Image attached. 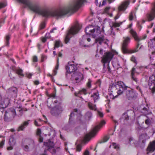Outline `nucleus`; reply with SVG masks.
<instances>
[{"label":"nucleus","instance_id":"8","mask_svg":"<svg viewBox=\"0 0 155 155\" xmlns=\"http://www.w3.org/2000/svg\"><path fill=\"white\" fill-rule=\"evenodd\" d=\"M18 88L15 87H11L6 91L8 96L10 98H15L18 95Z\"/></svg>","mask_w":155,"mask_h":155},{"label":"nucleus","instance_id":"18","mask_svg":"<svg viewBox=\"0 0 155 155\" xmlns=\"http://www.w3.org/2000/svg\"><path fill=\"white\" fill-rule=\"evenodd\" d=\"M147 154L152 153L155 150V140L150 143L147 149Z\"/></svg>","mask_w":155,"mask_h":155},{"label":"nucleus","instance_id":"34","mask_svg":"<svg viewBox=\"0 0 155 155\" xmlns=\"http://www.w3.org/2000/svg\"><path fill=\"white\" fill-rule=\"evenodd\" d=\"M9 143L11 146H14L16 143L15 140L13 137L10 138L9 140Z\"/></svg>","mask_w":155,"mask_h":155},{"label":"nucleus","instance_id":"26","mask_svg":"<svg viewBox=\"0 0 155 155\" xmlns=\"http://www.w3.org/2000/svg\"><path fill=\"white\" fill-rule=\"evenodd\" d=\"M85 36H84L82 39L80 41V45L82 47H89L91 46L90 45H87L85 44V42L86 41V39L85 38Z\"/></svg>","mask_w":155,"mask_h":155},{"label":"nucleus","instance_id":"24","mask_svg":"<svg viewBox=\"0 0 155 155\" xmlns=\"http://www.w3.org/2000/svg\"><path fill=\"white\" fill-rule=\"evenodd\" d=\"M12 70L13 71L18 74L21 76H24V74L22 73L23 71L20 68H17L13 66L12 68Z\"/></svg>","mask_w":155,"mask_h":155},{"label":"nucleus","instance_id":"50","mask_svg":"<svg viewBox=\"0 0 155 155\" xmlns=\"http://www.w3.org/2000/svg\"><path fill=\"white\" fill-rule=\"evenodd\" d=\"M77 151H80L81 149V144H79L76 147Z\"/></svg>","mask_w":155,"mask_h":155},{"label":"nucleus","instance_id":"17","mask_svg":"<svg viewBox=\"0 0 155 155\" xmlns=\"http://www.w3.org/2000/svg\"><path fill=\"white\" fill-rule=\"evenodd\" d=\"M72 78L75 77V80L76 81H78L79 82L82 80L84 79V76L80 72H74L71 75Z\"/></svg>","mask_w":155,"mask_h":155},{"label":"nucleus","instance_id":"20","mask_svg":"<svg viewBox=\"0 0 155 155\" xmlns=\"http://www.w3.org/2000/svg\"><path fill=\"white\" fill-rule=\"evenodd\" d=\"M101 32V31L100 30V27L97 26L94 28L92 32L91 35L93 38H95L100 35Z\"/></svg>","mask_w":155,"mask_h":155},{"label":"nucleus","instance_id":"59","mask_svg":"<svg viewBox=\"0 0 155 155\" xmlns=\"http://www.w3.org/2000/svg\"><path fill=\"white\" fill-rule=\"evenodd\" d=\"M81 91L82 92L84 95H86L87 94L86 92L87 90L86 89L83 88L82 89Z\"/></svg>","mask_w":155,"mask_h":155},{"label":"nucleus","instance_id":"47","mask_svg":"<svg viewBox=\"0 0 155 155\" xmlns=\"http://www.w3.org/2000/svg\"><path fill=\"white\" fill-rule=\"evenodd\" d=\"M122 23V22H121L120 23H118L116 22L113 24V26L115 27H118L120 26Z\"/></svg>","mask_w":155,"mask_h":155},{"label":"nucleus","instance_id":"15","mask_svg":"<svg viewBox=\"0 0 155 155\" xmlns=\"http://www.w3.org/2000/svg\"><path fill=\"white\" fill-rule=\"evenodd\" d=\"M10 101V99L8 98L3 99L2 98V99L0 101V106L1 107L4 108L6 107L9 105Z\"/></svg>","mask_w":155,"mask_h":155},{"label":"nucleus","instance_id":"30","mask_svg":"<svg viewBox=\"0 0 155 155\" xmlns=\"http://www.w3.org/2000/svg\"><path fill=\"white\" fill-rule=\"evenodd\" d=\"M95 3L97 6L99 7L104 5L106 3L105 0H95Z\"/></svg>","mask_w":155,"mask_h":155},{"label":"nucleus","instance_id":"3","mask_svg":"<svg viewBox=\"0 0 155 155\" xmlns=\"http://www.w3.org/2000/svg\"><path fill=\"white\" fill-rule=\"evenodd\" d=\"M80 26L78 24L73 25L68 31V32L65 38V42L67 44L69 41L70 38L72 35H74L78 33L80 30Z\"/></svg>","mask_w":155,"mask_h":155},{"label":"nucleus","instance_id":"51","mask_svg":"<svg viewBox=\"0 0 155 155\" xmlns=\"http://www.w3.org/2000/svg\"><path fill=\"white\" fill-rule=\"evenodd\" d=\"M131 78L133 80L137 83L138 82L137 78L136 77H134V75H131Z\"/></svg>","mask_w":155,"mask_h":155},{"label":"nucleus","instance_id":"54","mask_svg":"<svg viewBox=\"0 0 155 155\" xmlns=\"http://www.w3.org/2000/svg\"><path fill=\"white\" fill-rule=\"evenodd\" d=\"M0 108V116H1L3 113L4 111V108Z\"/></svg>","mask_w":155,"mask_h":155},{"label":"nucleus","instance_id":"49","mask_svg":"<svg viewBox=\"0 0 155 155\" xmlns=\"http://www.w3.org/2000/svg\"><path fill=\"white\" fill-rule=\"evenodd\" d=\"M112 145L113 146V147L114 149H117L119 148V147L118 146V145L115 143H112Z\"/></svg>","mask_w":155,"mask_h":155},{"label":"nucleus","instance_id":"21","mask_svg":"<svg viewBox=\"0 0 155 155\" xmlns=\"http://www.w3.org/2000/svg\"><path fill=\"white\" fill-rule=\"evenodd\" d=\"M30 120H28V121H24L18 127L17 131H20L21 130H23L25 127L28 125L29 123L28 122Z\"/></svg>","mask_w":155,"mask_h":155},{"label":"nucleus","instance_id":"10","mask_svg":"<svg viewBox=\"0 0 155 155\" xmlns=\"http://www.w3.org/2000/svg\"><path fill=\"white\" fill-rule=\"evenodd\" d=\"M125 93L127 98L129 100H135L137 97V94L130 87L125 91Z\"/></svg>","mask_w":155,"mask_h":155},{"label":"nucleus","instance_id":"38","mask_svg":"<svg viewBox=\"0 0 155 155\" xmlns=\"http://www.w3.org/2000/svg\"><path fill=\"white\" fill-rule=\"evenodd\" d=\"M78 111V110L77 109H75L74 110L73 112H71V114L70 115V118H69V121H70L72 119V116H74V112L77 113Z\"/></svg>","mask_w":155,"mask_h":155},{"label":"nucleus","instance_id":"46","mask_svg":"<svg viewBox=\"0 0 155 155\" xmlns=\"http://www.w3.org/2000/svg\"><path fill=\"white\" fill-rule=\"evenodd\" d=\"M6 6V4L5 2H0V9L5 7Z\"/></svg>","mask_w":155,"mask_h":155},{"label":"nucleus","instance_id":"31","mask_svg":"<svg viewBox=\"0 0 155 155\" xmlns=\"http://www.w3.org/2000/svg\"><path fill=\"white\" fill-rule=\"evenodd\" d=\"M91 97H93L94 102H96L99 99V96L98 92L93 93L91 96Z\"/></svg>","mask_w":155,"mask_h":155},{"label":"nucleus","instance_id":"56","mask_svg":"<svg viewBox=\"0 0 155 155\" xmlns=\"http://www.w3.org/2000/svg\"><path fill=\"white\" fill-rule=\"evenodd\" d=\"M8 76L11 79L14 80L15 79V78L14 76H12V74L11 73H10L9 74Z\"/></svg>","mask_w":155,"mask_h":155},{"label":"nucleus","instance_id":"37","mask_svg":"<svg viewBox=\"0 0 155 155\" xmlns=\"http://www.w3.org/2000/svg\"><path fill=\"white\" fill-rule=\"evenodd\" d=\"M10 38V35H7L6 36L5 39H6V44L7 46H8L9 44V40Z\"/></svg>","mask_w":155,"mask_h":155},{"label":"nucleus","instance_id":"33","mask_svg":"<svg viewBox=\"0 0 155 155\" xmlns=\"http://www.w3.org/2000/svg\"><path fill=\"white\" fill-rule=\"evenodd\" d=\"M147 107H143L142 109L141 112L144 113L145 114H147L149 113V107H148V105H147Z\"/></svg>","mask_w":155,"mask_h":155},{"label":"nucleus","instance_id":"7","mask_svg":"<svg viewBox=\"0 0 155 155\" xmlns=\"http://www.w3.org/2000/svg\"><path fill=\"white\" fill-rule=\"evenodd\" d=\"M24 150L28 151L29 148H32L34 147V142L33 140L30 139H25L22 142V144Z\"/></svg>","mask_w":155,"mask_h":155},{"label":"nucleus","instance_id":"43","mask_svg":"<svg viewBox=\"0 0 155 155\" xmlns=\"http://www.w3.org/2000/svg\"><path fill=\"white\" fill-rule=\"evenodd\" d=\"M130 60L131 61L135 63L136 65L137 64V61L135 57L134 56H132Z\"/></svg>","mask_w":155,"mask_h":155},{"label":"nucleus","instance_id":"28","mask_svg":"<svg viewBox=\"0 0 155 155\" xmlns=\"http://www.w3.org/2000/svg\"><path fill=\"white\" fill-rule=\"evenodd\" d=\"M117 82L115 83L111 82L110 85L109 90H110L112 92L114 90H117Z\"/></svg>","mask_w":155,"mask_h":155},{"label":"nucleus","instance_id":"35","mask_svg":"<svg viewBox=\"0 0 155 155\" xmlns=\"http://www.w3.org/2000/svg\"><path fill=\"white\" fill-rule=\"evenodd\" d=\"M109 137L108 136H105L104 138L99 141L98 143H101L106 142L109 140Z\"/></svg>","mask_w":155,"mask_h":155},{"label":"nucleus","instance_id":"9","mask_svg":"<svg viewBox=\"0 0 155 155\" xmlns=\"http://www.w3.org/2000/svg\"><path fill=\"white\" fill-rule=\"evenodd\" d=\"M13 110H14V109L11 108L5 111L4 117L5 121L10 122L13 120L15 116Z\"/></svg>","mask_w":155,"mask_h":155},{"label":"nucleus","instance_id":"55","mask_svg":"<svg viewBox=\"0 0 155 155\" xmlns=\"http://www.w3.org/2000/svg\"><path fill=\"white\" fill-rule=\"evenodd\" d=\"M41 133V130L39 128H38L37 130V135L40 136Z\"/></svg>","mask_w":155,"mask_h":155},{"label":"nucleus","instance_id":"57","mask_svg":"<svg viewBox=\"0 0 155 155\" xmlns=\"http://www.w3.org/2000/svg\"><path fill=\"white\" fill-rule=\"evenodd\" d=\"M132 141L133 142V143H134L133 138L132 137H130L129 139V143L131 144Z\"/></svg>","mask_w":155,"mask_h":155},{"label":"nucleus","instance_id":"32","mask_svg":"<svg viewBox=\"0 0 155 155\" xmlns=\"http://www.w3.org/2000/svg\"><path fill=\"white\" fill-rule=\"evenodd\" d=\"M88 106L89 108L91 110H97L96 106L95 104H93L90 102L88 103Z\"/></svg>","mask_w":155,"mask_h":155},{"label":"nucleus","instance_id":"42","mask_svg":"<svg viewBox=\"0 0 155 155\" xmlns=\"http://www.w3.org/2000/svg\"><path fill=\"white\" fill-rule=\"evenodd\" d=\"M92 81L91 80L89 79L88 80V81L87 84V88H90L91 87V83Z\"/></svg>","mask_w":155,"mask_h":155},{"label":"nucleus","instance_id":"25","mask_svg":"<svg viewBox=\"0 0 155 155\" xmlns=\"http://www.w3.org/2000/svg\"><path fill=\"white\" fill-rule=\"evenodd\" d=\"M95 39V41L96 42H98L101 45L104 40V35H99Z\"/></svg>","mask_w":155,"mask_h":155},{"label":"nucleus","instance_id":"48","mask_svg":"<svg viewBox=\"0 0 155 155\" xmlns=\"http://www.w3.org/2000/svg\"><path fill=\"white\" fill-rule=\"evenodd\" d=\"M136 72L135 68L133 67L131 70V75H134L135 73Z\"/></svg>","mask_w":155,"mask_h":155},{"label":"nucleus","instance_id":"60","mask_svg":"<svg viewBox=\"0 0 155 155\" xmlns=\"http://www.w3.org/2000/svg\"><path fill=\"white\" fill-rule=\"evenodd\" d=\"M33 61L34 62H37L38 61V58L36 56H34L33 58Z\"/></svg>","mask_w":155,"mask_h":155},{"label":"nucleus","instance_id":"4","mask_svg":"<svg viewBox=\"0 0 155 155\" xmlns=\"http://www.w3.org/2000/svg\"><path fill=\"white\" fill-rule=\"evenodd\" d=\"M114 56L113 54L110 52H107L104 53V55L101 57V61L103 64V68H105V64L108 63L107 64V70L108 72H111V69L109 66V63L110 61Z\"/></svg>","mask_w":155,"mask_h":155},{"label":"nucleus","instance_id":"52","mask_svg":"<svg viewBox=\"0 0 155 155\" xmlns=\"http://www.w3.org/2000/svg\"><path fill=\"white\" fill-rule=\"evenodd\" d=\"M97 113L98 115L101 117H102L104 116V114L102 112H101L100 111H97Z\"/></svg>","mask_w":155,"mask_h":155},{"label":"nucleus","instance_id":"12","mask_svg":"<svg viewBox=\"0 0 155 155\" xmlns=\"http://www.w3.org/2000/svg\"><path fill=\"white\" fill-rule=\"evenodd\" d=\"M148 85L150 89L153 93L155 92V75H153L149 78L148 81Z\"/></svg>","mask_w":155,"mask_h":155},{"label":"nucleus","instance_id":"11","mask_svg":"<svg viewBox=\"0 0 155 155\" xmlns=\"http://www.w3.org/2000/svg\"><path fill=\"white\" fill-rule=\"evenodd\" d=\"M146 17L149 21H152L155 18V2L152 4L150 11L146 15Z\"/></svg>","mask_w":155,"mask_h":155},{"label":"nucleus","instance_id":"5","mask_svg":"<svg viewBox=\"0 0 155 155\" xmlns=\"http://www.w3.org/2000/svg\"><path fill=\"white\" fill-rule=\"evenodd\" d=\"M117 87H118L119 88V90L117 91L118 95L115 96L112 95L111 94L110 95L111 98L112 97V99H114L115 98L117 97L118 95H120L122 94L124 91H125H125L127 90L129 87L126 86L123 82L121 81H118L117 82Z\"/></svg>","mask_w":155,"mask_h":155},{"label":"nucleus","instance_id":"2","mask_svg":"<svg viewBox=\"0 0 155 155\" xmlns=\"http://www.w3.org/2000/svg\"><path fill=\"white\" fill-rule=\"evenodd\" d=\"M105 123L104 120H102L99 125L94 127L90 133L85 135L84 138V141L85 142H88L91 138L95 137L100 128L104 125Z\"/></svg>","mask_w":155,"mask_h":155},{"label":"nucleus","instance_id":"61","mask_svg":"<svg viewBox=\"0 0 155 155\" xmlns=\"http://www.w3.org/2000/svg\"><path fill=\"white\" fill-rule=\"evenodd\" d=\"M34 124L35 125L37 126H41V125L39 124H38L36 120H35Z\"/></svg>","mask_w":155,"mask_h":155},{"label":"nucleus","instance_id":"53","mask_svg":"<svg viewBox=\"0 0 155 155\" xmlns=\"http://www.w3.org/2000/svg\"><path fill=\"white\" fill-rule=\"evenodd\" d=\"M129 20L130 21L133 20L134 16L132 12H131L129 15Z\"/></svg>","mask_w":155,"mask_h":155},{"label":"nucleus","instance_id":"14","mask_svg":"<svg viewBox=\"0 0 155 155\" xmlns=\"http://www.w3.org/2000/svg\"><path fill=\"white\" fill-rule=\"evenodd\" d=\"M66 73L71 74L72 72H75L77 69V67L76 65L74 64H68V65L66 66Z\"/></svg>","mask_w":155,"mask_h":155},{"label":"nucleus","instance_id":"1","mask_svg":"<svg viewBox=\"0 0 155 155\" xmlns=\"http://www.w3.org/2000/svg\"><path fill=\"white\" fill-rule=\"evenodd\" d=\"M44 145L46 147V149L44 150L43 154L40 155H48L47 150L50 151L52 155L55 154L57 151L60 150V148L57 147L54 148V143L53 141H51L50 140H47L46 142H44Z\"/></svg>","mask_w":155,"mask_h":155},{"label":"nucleus","instance_id":"62","mask_svg":"<svg viewBox=\"0 0 155 155\" xmlns=\"http://www.w3.org/2000/svg\"><path fill=\"white\" fill-rule=\"evenodd\" d=\"M69 127H70L69 125H66L64 127L63 129L64 130H68V128Z\"/></svg>","mask_w":155,"mask_h":155},{"label":"nucleus","instance_id":"13","mask_svg":"<svg viewBox=\"0 0 155 155\" xmlns=\"http://www.w3.org/2000/svg\"><path fill=\"white\" fill-rule=\"evenodd\" d=\"M62 111V108L61 106H57L51 110V113L53 116H58L61 113Z\"/></svg>","mask_w":155,"mask_h":155},{"label":"nucleus","instance_id":"63","mask_svg":"<svg viewBox=\"0 0 155 155\" xmlns=\"http://www.w3.org/2000/svg\"><path fill=\"white\" fill-rule=\"evenodd\" d=\"M46 56L44 55H42L41 56V62H43L44 61V60L45 59H46Z\"/></svg>","mask_w":155,"mask_h":155},{"label":"nucleus","instance_id":"58","mask_svg":"<svg viewBox=\"0 0 155 155\" xmlns=\"http://www.w3.org/2000/svg\"><path fill=\"white\" fill-rule=\"evenodd\" d=\"M5 140H2L0 143V147L1 148H2L5 143Z\"/></svg>","mask_w":155,"mask_h":155},{"label":"nucleus","instance_id":"45","mask_svg":"<svg viewBox=\"0 0 155 155\" xmlns=\"http://www.w3.org/2000/svg\"><path fill=\"white\" fill-rule=\"evenodd\" d=\"M110 8V7H106L104 10V13H107L108 14H109V13L108 12Z\"/></svg>","mask_w":155,"mask_h":155},{"label":"nucleus","instance_id":"41","mask_svg":"<svg viewBox=\"0 0 155 155\" xmlns=\"http://www.w3.org/2000/svg\"><path fill=\"white\" fill-rule=\"evenodd\" d=\"M92 115V113L91 111H88L86 114V117L89 119L91 117Z\"/></svg>","mask_w":155,"mask_h":155},{"label":"nucleus","instance_id":"6","mask_svg":"<svg viewBox=\"0 0 155 155\" xmlns=\"http://www.w3.org/2000/svg\"><path fill=\"white\" fill-rule=\"evenodd\" d=\"M130 40V38L129 37H127L124 39L123 43L122 44L121 49L123 53H132L137 52L138 51L137 48H138L140 44L138 43L137 45L136 48L133 50H132L130 52L128 50L127 47L129 42Z\"/></svg>","mask_w":155,"mask_h":155},{"label":"nucleus","instance_id":"44","mask_svg":"<svg viewBox=\"0 0 155 155\" xmlns=\"http://www.w3.org/2000/svg\"><path fill=\"white\" fill-rule=\"evenodd\" d=\"M45 26V22H42L41 23L40 25V29H42L44 28Z\"/></svg>","mask_w":155,"mask_h":155},{"label":"nucleus","instance_id":"22","mask_svg":"<svg viewBox=\"0 0 155 155\" xmlns=\"http://www.w3.org/2000/svg\"><path fill=\"white\" fill-rule=\"evenodd\" d=\"M129 4V2L125 1L123 2L118 7L119 11H124L127 8Z\"/></svg>","mask_w":155,"mask_h":155},{"label":"nucleus","instance_id":"19","mask_svg":"<svg viewBox=\"0 0 155 155\" xmlns=\"http://www.w3.org/2000/svg\"><path fill=\"white\" fill-rule=\"evenodd\" d=\"M149 138V137L146 133L142 134L139 136V140L143 146H145L147 140Z\"/></svg>","mask_w":155,"mask_h":155},{"label":"nucleus","instance_id":"23","mask_svg":"<svg viewBox=\"0 0 155 155\" xmlns=\"http://www.w3.org/2000/svg\"><path fill=\"white\" fill-rule=\"evenodd\" d=\"M94 28L92 25H90L85 28V31L87 35H91L92 32L94 30Z\"/></svg>","mask_w":155,"mask_h":155},{"label":"nucleus","instance_id":"27","mask_svg":"<svg viewBox=\"0 0 155 155\" xmlns=\"http://www.w3.org/2000/svg\"><path fill=\"white\" fill-rule=\"evenodd\" d=\"M130 111L127 110V112H125L124 113L122 116V118H124L125 120H128L129 119V117L130 116L128 115L127 113L130 112ZM130 112H131V113L133 114L134 113V111L132 110L130 111Z\"/></svg>","mask_w":155,"mask_h":155},{"label":"nucleus","instance_id":"64","mask_svg":"<svg viewBox=\"0 0 155 155\" xmlns=\"http://www.w3.org/2000/svg\"><path fill=\"white\" fill-rule=\"evenodd\" d=\"M89 151L87 150H86L84 154V155H89Z\"/></svg>","mask_w":155,"mask_h":155},{"label":"nucleus","instance_id":"29","mask_svg":"<svg viewBox=\"0 0 155 155\" xmlns=\"http://www.w3.org/2000/svg\"><path fill=\"white\" fill-rule=\"evenodd\" d=\"M130 33L132 35L136 41H140V39L137 36L136 32L133 30L131 29L130 30Z\"/></svg>","mask_w":155,"mask_h":155},{"label":"nucleus","instance_id":"40","mask_svg":"<svg viewBox=\"0 0 155 155\" xmlns=\"http://www.w3.org/2000/svg\"><path fill=\"white\" fill-rule=\"evenodd\" d=\"M60 44L61 42L60 41H56L54 48V49H55L56 48L59 47L60 46Z\"/></svg>","mask_w":155,"mask_h":155},{"label":"nucleus","instance_id":"39","mask_svg":"<svg viewBox=\"0 0 155 155\" xmlns=\"http://www.w3.org/2000/svg\"><path fill=\"white\" fill-rule=\"evenodd\" d=\"M59 67L58 64V58L57 60V64L55 67V70L53 71L54 73V75H55L57 73V70L58 69Z\"/></svg>","mask_w":155,"mask_h":155},{"label":"nucleus","instance_id":"16","mask_svg":"<svg viewBox=\"0 0 155 155\" xmlns=\"http://www.w3.org/2000/svg\"><path fill=\"white\" fill-rule=\"evenodd\" d=\"M14 109V110L13 111L14 113V115L17 116L19 117H21L23 114V111L24 110V109H23L21 107H16L15 109Z\"/></svg>","mask_w":155,"mask_h":155},{"label":"nucleus","instance_id":"36","mask_svg":"<svg viewBox=\"0 0 155 155\" xmlns=\"http://www.w3.org/2000/svg\"><path fill=\"white\" fill-rule=\"evenodd\" d=\"M151 120H150L149 118H148V119L146 120H145V123L147 125V127H146L143 128L144 129H146L150 126L151 124Z\"/></svg>","mask_w":155,"mask_h":155}]
</instances>
